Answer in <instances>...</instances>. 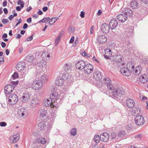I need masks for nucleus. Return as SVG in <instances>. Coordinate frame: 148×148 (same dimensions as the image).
<instances>
[{
  "label": "nucleus",
  "mask_w": 148,
  "mask_h": 148,
  "mask_svg": "<svg viewBox=\"0 0 148 148\" xmlns=\"http://www.w3.org/2000/svg\"><path fill=\"white\" fill-rule=\"evenodd\" d=\"M148 80V78L145 74L141 75L140 77V80L143 83H145Z\"/></svg>",
  "instance_id": "nucleus-22"
},
{
  "label": "nucleus",
  "mask_w": 148,
  "mask_h": 148,
  "mask_svg": "<svg viewBox=\"0 0 148 148\" xmlns=\"http://www.w3.org/2000/svg\"><path fill=\"white\" fill-rule=\"evenodd\" d=\"M86 63L83 60H81L78 61L76 64V67L77 69L82 70L84 68Z\"/></svg>",
  "instance_id": "nucleus-11"
},
{
  "label": "nucleus",
  "mask_w": 148,
  "mask_h": 148,
  "mask_svg": "<svg viewBox=\"0 0 148 148\" xmlns=\"http://www.w3.org/2000/svg\"><path fill=\"white\" fill-rule=\"evenodd\" d=\"M25 64L23 62H19L18 63L16 67V69L18 71H22L24 70Z\"/></svg>",
  "instance_id": "nucleus-14"
},
{
  "label": "nucleus",
  "mask_w": 148,
  "mask_h": 148,
  "mask_svg": "<svg viewBox=\"0 0 148 148\" xmlns=\"http://www.w3.org/2000/svg\"><path fill=\"white\" fill-rule=\"evenodd\" d=\"M7 2L6 0H4L3 3V6L5 7L7 5Z\"/></svg>",
  "instance_id": "nucleus-60"
},
{
  "label": "nucleus",
  "mask_w": 148,
  "mask_h": 148,
  "mask_svg": "<svg viewBox=\"0 0 148 148\" xmlns=\"http://www.w3.org/2000/svg\"><path fill=\"white\" fill-rule=\"evenodd\" d=\"M97 40L99 43H104L107 41V38L104 35H99L97 36Z\"/></svg>",
  "instance_id": "nucleus-18"
},
{
  "label": "nucleus",
  "mask_w": 148,
  "mask_h": 148,
  "mask_svg": "<svg viewBox=\"0 0 148 148\" xmlns=\"http://www.w3.org/2000/svg\"><path fill=\"white\" fill-rule=\"evenodd\" d=\"M45 126L46 124L44 122H41L38 123V129L40 130H44Z\"/></svg>",
  "instance_id": "nucleus-28"
},
{
  "label": "nucleus",
  "mask_w": 148,
  "mask_h": 148,
  "mask_svg": "<svg viewBox=\"0 0 148 148\" xmlns=\"http://www.w3.org/2000/svg\"><path fill=\"white\" fill-rule=\"evenodd\" d=\"M106 85L108 89L112 91L114 89L113 86L111 82Z\"/></svg>",
  "instance_id": "nucleus-38"
},
{
  "label": "nucleus",
  "mask_w": 148,
  "mask_h": 148,
  "mask_svg": "<svg viewBox=\"0 0 148 148\" xmlns=\"http://www.w3.org/2000/svg\"><path fill=\"white\" fill-rule=\"evenodd\" d=\"M93 79L95 80H99L102 78L101 73L99 71H96L93 73Z\"/></svg>",
  "instance_id": "nucleus-19"
},
{
  "label": "nucleus",
  "mask_w": 148,
  "mask_h": 148,
  "mask_svg": "<svg viewBox=\"0 0 148 148\" xmlns=\"http://www.w3.org/2000/svg\"><path fill=\"white\" fill-rule=\"evenodd\" d=\"M20 138L19 134H16L15 135L11 136L10 138V142L12 143H15L17 142Z\"/></svg>",
  "instance_id": "nucleus-16"
},
{
  "label": "nucleus",
  "mask_w": 148,
  "mask_h": 148,
  "mask_svg": "<svg viewBox=\"0 0 148 148\" xmlns=\"http://www.w3.org/2000/svg\"><path fill=\"white\" fill-rule=\"evenodd\" d=\"M100 138V136L99 137L98 135H96L94 136V140L95 143H98L99 142L100 140H101Z\"/></svg>",
  "instance_id": "nucleus-35"
},
{
  "label": "nucleus",
  "mask_w": 148,
  "mask_h": 148,
  "mask_svg": "<svg viewBox=\"0 0 148 148\" xmlns=\"http://www.w3.org/2000/svg\"><path fill=\"white\" fill-rule=\"evenodd\" d=\"M30 96L29 94L24 93L23 94V96L21 98V100L23 102H27L30 99Z\"/></svg>",
  "instance_id": "nucleus-20"
},
{
  "label": "nucleus",
  "mask_w": 148,
  "mask_h": 148,
  "mask_svg": "<svg viewBox=\"0 0 148 148\" xmlns=\"http://www.w3.org/2000/svg\"><path fill=\"white\" fill-rule=\"evenodd\" d=\"M111 138L112 140L114 139H115L117 136L116 134L114 132H112L111 134Z\"/></svg>",
  "instance_id": "nucleus-42"
},
{
  "label": "nucleus",
  "mask_w": 148,
  "mask_h": 148,
  "mask_svg": "<svg viewBox=\"0 0 148 148\" xmlns=\"http://www.w3.org/2000/svg\"><path fill=\"white\" fill-rule=\"evenodd\" d=\"M7 125L6 123L4 122H0V126L1 127H5Z\"/></svg>",
  "instance_id": "nucleus-47"
},
{
  "label": "nucleus",
  "mask_w": 148,
  "mask_h": 148,
  "mask_svg": "<svg viewBox=\"0 0 148 148\" xmlns=\"http://www.w3.org/2000/svg\"><path fill=\"white\" fill-rule=\"evenodd\" d=\"M132 62H128L127 64V67L128 68H131V66H132Z\"/></svg>",
  "instance_id": "nucleus-54"
},
{
  "label": "nucleus",
  "mask_w": 148,
  "mask_h": 148,
  "mask_svg": "<svg viewBox=\"0 0 148 148\" xmlns=\"http://www.w3.org/2000/svg\"><path fill=\"white\" fill-rule=\"evenodd\" d=\"M71 64H66L64 66L63 68L66 71H67L71 69Z\"/></svg>",
  "instance_id": "nucleus-33"
},
{
  "label": "nucleus",
  "mask_w": 148,
  "mask_h": 148,
  "mask_svg": "<svg viewBox=\"0 0 148 148\" xmlns=\"http://www.w3.org/2000/svg\"><path fill=\"white\" fill-rule=\"evenodd\" d=\"M26 21L28 23H30L32 22V18L31 17L29 18L26 20Z\"/></svg>",
  "instance_id": "nucleus-58"
},
{
  "label": "nucleus",
  "mask_w": 148,
  "mask_h": 148,
  "mask_svg": "<svg viewBox=\"0 0 148 148\" xmlns=\"http://www.w3.org/2000/svg\"><path fill=\"white\" fill-rule=\"evenodd\" d=\"M42 82L40 80H36L33 81L32 84V88L34 90H38L42 86Z\"/></svg>",
  "instance_id": "nucleus-5"
},
{
  "label": "nucleus",
  "mask_w": 148,
  "mask_h": 148,
  "mask_svg": "<svg viewBox=\"0 0 148 148\" xmlns=\"http://www.w3.org/2000/svg\"><path fill=\"white\" fill-rule=\"evenodd\" d=\"M93 66L92 64H87L86 65L84 69L85 73L89 74L93 71Z\"/></svg>",
  "instance_id": "nucleus-9"
},
{
  "label": "nucleus",
  "mask_w": 148,
  "mask_h": 148,
  "mask_svg": "<svg viewBox=\"0 0 148 148\" xmlns=\"http://www.w3.org/2000/svg\"><path fill=\"white\" fill-rule=\"evenodd\" d=\"M135 121L137 125H142L144 123V118L142 115L137 116L135 118Z\"/></svg>",
  "instance_id": "nucleus-7"
},
{
  "label": "nucleus",
  "mask_w": 148,
  "mask_h": 148,
  "mask_svg": "<svg viewBox=\"0 0 148 148\" xmlns=\"http://www.w3.org/2000/svg\"><path fill=\"white\" fill-rule=\"evenodd\" d=\"M77 130L76 128H73L71 130V134L73 136H75L77 134Z\"/></svg>",
  "instance_id": "nucleus-37"
},
{
  "label": "nucleus",
  "mask_w": 148,
  "mask_h": 148,
  "mask_svg": "<svg viewBox=\"0 0 148 148\" xmlns=\"http://www.w3.org/2000/svg\"><path fill=\"white\" fill-rule=\"evenodd\" d=\"M112 60L115 61L116 62H120L124 60L123 56L121 55H117L112 56Z\"/></svg>",
  "instance_id": "nucleus-15"
},
{
  "label": "nucleus",
  "mask_w": 148,
  "mask_h": 148,
  "mask_svg": "<svg viewBox=\"0 0 148 148\" xmlns=\"http://www.w3.org/2000/svg\"><path fill=\"white\" fill-rule=\"evenodd\" d=\"M60 40V38L57 37L56 38V40H55L56 43L57 44H58V43L59 41Z\"/></svg>",
  "instance_id": "nucleus-62"
},
{
  "label": "nucleus",
  "mask_w": 148,
  "mask_h": 148,
  "mask_svg": "<svg viewBox=\"0 0 148 148\" xmlns=\"http://www.w3.org/2000/svg\"><path fill=\"white\" fill-rule=\"evenodd\" d=\"M85 12L83 11H82L81 12L80 14V16L82 18H84L85 17Z\"/></svg>",
  "instance_id": "nucleus-50"
},
{
  "label": "nucleus",
  "mask_w": 148,
  "mask_h": 148,
  "mask_svg": "<svg viewBox=\"0 0 148 148\" xmlns=\"http://www.w3.org/2000/svg\"><path fill=\"white\" fill-rule=\"evenodd\" d=\"M44 22L46 23L49 20H50V18L49 17H46L43 18Z\"/></svg>",
  "instance_id": "nucleus-48"
},
{
  "label": "nucleus",
  "mask_w": 148,
  "mask_h": 148,
  "mask_svg": "<svg viewBox=\"0 0 148 148\" xmlns=\"http://www.w3.org/2000/svg\"><path fill=\"white\" fill-rule=\"evenodd\" d=\"M131 7L133 9H137L138 8V3L137 2L135 1H132L130 3Z\"/></svg>",
  "instance_id": "nucleus-25"
},
{
  "label": "nucleus",
  "mask_w": 148,
  "mask_h": 148,
  "mask_svg": "<svg viewBox=\"0 0 148 148\" xmlns=\"http://www.w3.org/2000/svg\"><path fill=\"white\" fill-rule=\"evenodd\" d=\"M9 98H12V100L14 101L13 104H14L16 103L18 100L17 96L15 94H13L12 95H10Z\"/></svg>",
  "instance_id": "nucleus-26"
},
{
  "label": "nucleus",
  "mask_w": 148,
  "mask_h": 148,
  "mask_svg": "<svg viewBox=\"0 0 148 148\" xmlns=\"http://www.w3.org/2000/svg\"><path fill=\"white\" fill-rule=\"evenodd\" d=\"M102 11L101 10H99L97 14V16H99L101 14Z\"/></svg>",
  "instance_id": "nucleus-61"
},
{
  "label": "nucleus",
  "mask_w": 148,
  "mask_h": 148,
  "mask_svg": "<svg viewBox=\"0 0 148 148\" xmlns=\"http://www.w3.org/2000/svg\"><path fill=\"white\" fill-rule=\"evenodd\" d=\"M64 31H62L61 32H60L58 35V37L60 38H61L62 35V34L64 33Z\"/></svg>",
  "instance_id": "nucleus-57"
},
{
  "label": "nucleus",
  "mask_w": 148,
  "mask_h": 148,
  "mask_svg": "<svg viewBox=\"0 0 148 148\" xmlns=\"http://www.w3.org/2000/svg\"><path fill=\"white\" fill-rule=\"evenodd\" d=\"M59 19V18L58 17H55L52 18L49 20V23L50 25H53L57 20Z\"/></svg>",
  "instance_id": "nucleus-29"
},
{
  "label": "nucleus",
  "mask_w": 148,
  "mask_h": 148,
  "mask_svg": "<svg viewBox=\"0 0 148 148\" xmlns=\"http://www.w3.org/2000/svg\"><path fill=\"white\" fill-rule=\"evenodd\" d=\"M50 97L52 99L53 102V101H55L56 99L58 98V93L56 92H52L50 94Z\"/></svg>",
  "instance_id": "nucleus-23"
},
{
  "label": "nucleus",
  "mask_w": 148,
  "mask_h": 148,
  "mask_svg": "<svg viewBox=\"0 0 148 148\" xmlns=\"http://www.w3.org/2000/svg\"><path fill=\"white\" fill-rule=\"evenodd\" d=\"M47 76L46 75H43L41 76V79L40 81L41 82H45L47 81Z\"/></svg>",
  "instance_id": "nucleus-36"
},
{
  "label": "nucleus",
  "mask_w": 148,
  "mask_h": 148,
  "mask_svg": "<svg viewBox=\"0 0 148 148\" xmlns=\"http://www.w3.org/2000/svg\"><path fill=\"white\" fill-rule=\"evenodd\" d=\"M133 13V12L132 10H126L124 14H120L117 15L116 18L119 21L123 23L127 19V16H131Z\"/></svg>",
  "instance_id": "nucleus-1"
},
{
  "label": "nucleus",
  "mask_w": 148,
  "mask_h": 148,
  "mask_svg": "<svg viewBox=\"0 0 148 148\" xmlns=\"http://www.w3.org/2000/svg\"><path fill=\"white\" fill-rule=\"evenodd\" d=\"M1 21L3 24H5L8 23L9 22V21L8 19L4 18L1 20Z\"/></svg>",
  "instance_id": "nucleus-45"
},
{
  "label": "nucleus",
  "mask_w": 148,
  "mask_h": 148,
  "mask_svg": "<svg viewBox=\"0 0 148 148\" xmlns=\"http://www.w3.org/2000/svg\"><path fill=\"white\" fill-rule=\"evenodd\" d=\"M34 59V57L33 55H28L26 56V60L28 62H32Z\"/></svg>",
  "instance_id": "nucleus-30"
},
{
  "label": "nucleus",
  "mask_w": 148,
  "mask_h": 148,
  "mask_svg": "<svg viewBox=\"0 0 148 148\" xmlns=\"http://www.w3.org/2000/svg\"><path fill=\"white\" fill-rule=\"evenodd\" d=\"M17 4L18 5H20L21 7L23 8L24 6V2L23 1L21 0H18L17 3Z\"/></svg>",
  "instance_id": "nucleus-40"
},
{
  "label": "nucleus",
  "mask_w": 148,
  "mask_h": 148,
  "mask_svg": "<svg viewBox=\"0 0 148 148\" xmlns=\"http://www.w3.org/2000/svg\"><path fill=\"white\" fill-rule=\"evenodd\" d=\"M28 27V25L26 23L24 24L23 28V29H25L27 28Z\"/></svg>",
  "instance_id": "nucleus-63"
},
{
  "label": "nucleus",
  "mask_w": 148,
  "mask_h": 148,
  "mask_svg": "<svg viewBox=\"0 0 148 148\" xmlns=\"http://www.w3.org/2000/svg\"><path fill=\"white\" fill-rule=\"evenodd\" d=\"M98 143H95L93 144L92 145V148H99V145L97 144Z\"/></svg>",
  "instance_id": "nucleus-44"
},
{
  "label": "nucleus",
  "mask_w": 148,
  "mask_h": 148,
  "mask_svg": "<svg viewBox=\"0 0 148 148\" xmlns=\"http://www.w3.org/2000/svg\"><path fill=\"white\" fill-rule=\"evenodd\" d=\"M75 37L73 36H72L71 38L70 41L69 43H73L74 42V40Z\"/></svg>",
  "instance_id": "nucleus-51"
},
{
  "label": "nucleus",
  "mask_w": 148,
  "mask_h": 148,
  "mask_svg": "<svg viewBox=\"0 0 148 148\" xmlns=\"http://www.w3.org/2000/svg\"><path fill=\"white\" fill-rule=\"evenodd\" d=\"M18 114L19 115H21L22 116H23L25 115H27V111L25 109L21 108L18 111Z\"/></svg>",
  "instance_id": "nucleus-24"
},
{
  "label": "nucleus",
  "mask_w": 148,
  "mask_h": 148,
  "mask_svg": "<svg viewBox=\"0 0 148 148\" xmlns=\"http://www.w3.org/2000/svg\"><path fill=\"white\" fill-rule=\"evenodd\" d=\"M14 89V87L12 84H9L6 86L4 88L5 93L9 95L11 93Z\"/></svg>",
  "instance_id": "nucleus-8"
},
{
  "label": "nucleus",
  "mask_w": 148,
  "mask_h": 148,
  "mask_svg": "<svg viewBox=\"0 0 148 148\" xmlns=\"http://www.w3.org/2000/svg\"><path fill=\"white\" fill-rule=\"evenodd\" d=\"M47 110L45 109H41L39 111V113L40 116L43 118L47 114Z\"/></svg>",
  "instance_id": "nucleus-27"
},
{
  "label": "nucleus",
  "mask_w": 148,
  "mask_h": 148,
  "mask_svg": "<svg viewBox=\"0 0 148 148\" xmlns=\"http://www.w3.org/2000/svg\"><path fill=\"white\" fill-rule=\"evenodd\" d=\"M33 34L30 37L27 38L25 40V41H29L32 40L33 39Z\"/></svg>",
  "instance_id": "nucleus-46"
},
{
  "label": "nucleus",
  "mask_w": 148,
  "mask_h": 148,
  "mask_svg": "<svg viewBox=\"0 0 148 148\" xmlns=\"http://www.w3.org/2000/svg\"><path fill=\"white\" fill-rule=\"evenodd\" d=\"M140 73V69H139V71L137 69H136L135 71V73L136 75H138Z\"/></svg>",
  "instance_id": "nucleus-52"
},
{
  "label": "nucleus",
  "mask_w": 148,
  "mask_h": 148,
  "mask_svg": "<svg viewBox=\"0 0 148 148\" xmlns=\"http://www.w3.org/2000/svg\"><path fill=\"white\" fill-rule=\"evenodd\" d=\"M120 72L121 73L124 75L127 76L129 75L128 68L125 67L122 68L120 70Z\"/></svg>",
  "instance_id": "nucleus-21"
},
{
  "label": "nucleus",
  "mask_w": 148,
  "mask_h": 148,
  "mask_svg": "<svg viewBox=\"0 0 148 148\" xmlns=\"http://www.w3.org/2000/svg\"><path fill=\"white\" fill-rule=\"evenodd\" d=\"M110 26L106 23L103 24L101 26V31L104 33H108L110 30Z\"/></svg>",
  "instance_id": "nucleus-10"
},
{
  "label": "nucleus",
  "mask_w": 148,
  "mask_h": 148,
  "mask_svg": "<svg viewBox=\"0 0 148 148\" xmlns=\"http://www.w3.org/2000/svg\"><path fill=\"white\" fill-rule=\"evenodd\" d=\"M1 47L2 48H4L6 46V43L3 42H2L1 44Z\"/></svg>",
  "instance_id": "nucleus-55"
},
{
  "label": "nucleus",
  "mask_w": 148,
  "mask_h": 148,
  "mask_svg": "<svg viewBox=\"0 0 148 148\" xmlns=\"http://www.w3.org/2000/svg\"><path fill=\"white\" fill-rule=\"evenodd\" d=\"M18 74L17 73L14 72L13 74L12 75V79H15L16 78L18 77Z\"/></svg>",
  "instance_id": "nucleus-43"
},
{
  "label": "nucleus",
  "mask_w": 148,
  "mask_h": 148,
  "mask_svg": "<svg viewBox=\"0 0 148 148\" xmlns=\"http://www.w3.org/2000/svg\"><path fill=\"white\" fill-rule=\"evenodd\" d=\"M46 64V62L44 61V60L42 59V60L40 62H38L36 64L37 68L38 70L36 72V74L37 75H41V73L42 71L43 67Z\"/></svg>",
  "instance_id": "nucleus-4"
},
{
  "label": "nucleus",
  "mask_w": 148,
  "mask_h": 148,
  "mask_svg": "<svg viewBox=\"0 0 148 148\" xmlns=\"http://www.w3.org/2000/svg\"><path fill=\"white\" fill-rule=\"evenodd\" d=\"M60 99H57L55 100V101H53V102L54 104L53 105L54 106V107H58L59 106L60 104Z\"/></svg>",
  "instance_id": "nucleus-32"
},
{
  "label": "nucleus",
  "mask_w": 148,
  "mask_h": 148,
  "mask_svg": "<svg viewBox=\"0 0 148 148\" xmlns=\"http://www.w3.org/2000/svg\"><path fill=\"white\" fill-rule=\"evenodd\" d=\"M135 104L134 101L132 99H129L126 101V105L127 107L130 108H133Z\"/></svg>",
  "instance_id": "nucleus-17"
},
{
  "label": "nucleus",
  "mask_w": 148,
  "mask_h": 148,
  "mask_svg": "<svg viewBox=\"0 0 148 148\" xmlns=\"http://www.w3.org/2000/svg\"><path fill=\"white\" fill-rule=\"evenodd\" d=\"M118 136L119 137H123L125 135V133L124 131H120L117 134Z\"/></svg>",
  "instance_id": "nucleus-34"
},
{
  "label": "nucleus",
  "mask_w": 148,
  "mask_h": 148,
  "mask_svg": "<svg viewBox=\"0 0 148 148\" xmlns=\"http://www.w3.org/2000/svg\"><path fill=\"white\" fill-rule=\"evenodd\" d=\"M74 28L73 27H69V29L70 30H69V31L71 32H73L74 31Z\"/></svg>",
  "instance_id": "nucleus-59"
},
{
  "label": "nucleus",
  "mask_w": 148,
  "mask_h": 148,
  "mask_svg": "<svg viewBox=\"0 0 148 148\" xmlns=\"http://www.w3.org/2000/svg\"><path fill=\"white\" fill-rule=\"evenodd\" d=\"M36 101H37L36 99L34 98L33 99H32L31 102V105L32 106H34V104H35V105H37L38 103H36Z\"/></svg>",
  "instance_id": "nucleus-41"
},
{
  "label": "nucleus",
  "mask_w": 148,
  "mask_h": 148,
  "mask_svg": "<svg viewBox=\"0 0 148 148\" xmlns=\"http://www.w3.org/2000/svg\"><path fill=\"white\" fill-rule=\"evenodd\" d=\"M53 100L51 97L48 98H45L43 101V105L46 107H49L50 106L51 108H53L54 106L52 105L53 104Z\"/></svg>",
  "instance_id": "nucleus-6"
},
{
  "label": "nucleus",
  "mask_w": 148,
  "mask_h": 148,
  "mask_svg": "<svg viewBox=\"0 0 148 148\" xmlns=\"http://www.w3.org/2000/svg\"><path fill=\"white\" fill-rule=\"evenodd\" d=\"M18 81H12L11 82V83L14 85H17L18 84Z\"/></svg>",
  "instance_id": "nucleus-53"
},
{
  "label": "nucleus",
  "mask_w": 148,
  "mask_h": 148,
  "mask_svg": "<svg viewBox=\"0 0 148 148\" xmlns=\"http://www.w3.org/2000/svg\"><path fill=\"white\" fill-rule=\"evenodd\" d=\"M108 51L107 53H108L110 55H112V52L111 50L108 49L106 50V51Z\"/></svg>",
  "instance_id": "nucleus-64"
},
{
  "label": "nucleus",
  "mask_w": 148,
  "mask_h": 148,
  "mask_svg": "<svg viewBox=\"0 0 148 148\" xmlns=\"http://www.w3.org/2000/svg\"><path fill=\"white\" fill-rule=\"evenodd\" d=\"M142 135L141 134H138L135 136V138H139L140 139H141L142 137Z\"/></svg>",
  "instance_id": "nucleus-49"
},
{
  "label": "nucleus",
  "mask_w": 148,
  "mask_h": 148,
  "mask_svg": "<svg viewBox=\"0 0 148 148\" xmlns=\"http://www.w3.org/2000/svg\"><path fill=\"white\" fill-rule=\"evenodd\" d=\"M69 75L68 73H66L65 75L64 74L62 77H59L57 78L55 81V84L58 86H61L64 82V80H68L69 78L68 77H66Z\"/></svg>",
  "instance_id": "nucleus-3"
},
{
  "label": "nucleus",
  "mask_w": 148,
  "mask_h": 148,
  "mask_svg": "<svg viewBox=\"0 0 148 148\" xmlns=\"http://www.w3.org/2000/svg\"><path fill=\"white\" fill-rule=\"evenodd\" d=\"M92 77H90V79L89 82L90 83L92 84L94 83L95 82V80L94 81V79L92 78L93 79H92Z\"/></svg>",
  "instance_id": "nucleus-56"
},
{
  "label": "nucleus",
  "mask_w": 148,
  "mask_h": 148,
  "mask_svg": "<svg viewBox=\"0 0 148 148\" xmlns=\"http://www.w3.org/2000/svg\"><path fill=\"white\" fill-rule=\"evenodd\" d=\"M112 97L114 99L118 98L124 94V92L121 88L114 89L112 92Z\"/></svg>",
  "instance_id": "nucleus-2"
},
{
  "label": "nucleus",
  "mask_w": 148,
  "mask_h": 148,
  "mask_svg": "<svg viewBox=\"0 0 148 148\" xmlns=\"http://www.w3.org/2000/svg\"><path fill=\"white\" fill-rule=\"evenodd\" d=\"M103 81L106 85L110 84V83L111 82L110 79L109 78L107 77H105L104 78Z\"/></svg>",
  "instance_id": "nucleus-39"
},
{
  "label": "nucleus",
  "mask_w": 148,
  "mask_h": 148,
  "mask_svg": "<svg viewBox=\"0 0 148 148\" xmlns=\"http://www.w3.org/2000/svg\"><path fill=\"white\" fill-rule=\"evenodd\" d=\"M118 22L115 18L112 19L109 23V26L111 29H114L118 26Z\"/></svg>",
  "instance_id": "nucleus-12"
},
{
  "label": "nucleus",
  "mask_w": 148,
  "mask_h": 148,
  "mask_svg": "<svg viewBox=\"0 0 148 148\" xmlns=\"http://www.w3.org/2000/svg\"><path fill=\"white\" fill-rule=\"evenodd\" d=\"M38 143L43 144L46 143V139L45 138H41L37 140Z\"/></svg>",
  "instance_id": "nucleus-31"
},
{
  "label": "nucleus",
  "mask_w": 148,
  "mask_h": 148,
  "mask_svg": "<svg viewBox=\"0 0 148 148\" xmlns=\"http://www.w3.org/2000/svg\"><path fill=\"white\" fill-rule=\"evenodd\" d=\"M109 136L108 133L105 132L102 133L100 136L101 140L103 142H107L109 140Z\"/></svg>",
  "instance_id": "nucleus-13"
}]
</instances>
